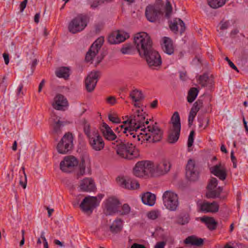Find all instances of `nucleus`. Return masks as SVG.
Wrapping results in <instances>:
<instances>
[{
  "mask_svg": "<svg viewBox=\"0 0 248 248\" xmlns=\"http://www.w3.org/2000/svg\"><path fill=\"white\" fill-rule=\"evenodd\" d=\"M134 42L140 56L145 59L149 67L158 69L162 64L161 56L153 47L149 35L144 32L138 33L134 37Z\"/></svg>",
  "mask_w": 248,
  "mask_h": 248,
  "instance_id": "nucleus-1",
  "label": "nucleus"
},
{
  "mask_svg": "<svg viewBox=\"0 0 248 248\" xmlns=\"http://www.w3.org/2000/svg\"><path fill=\"white\" fill-rule=\"evenodd\" d=\"M116 142V154L121 157L131 160L139 156V149L132 143L121 140H117Z\"/></svg>",
  "mask_w": 248,
  "mask_h": 248,
  "instance_id": "nucleus-2",
  "label": "nucleus"
},
{
  "mask_svg": "<svg viewBox=\"0 0 248 248\" xmlns=\"http://www.w3.org/2000/svg\"><path fill=\"white\" fill-rule=\"evenodd\" d=\"M154 163L148 160H143L137 162L134 168V174L139 177H143L153 173Z\"/></svg>",
  "mask_w": 248,
  "mask_h": 248,
  "instance_id": "nucleus-3",
  "label": "nucleus"
},
{
  "mask_svg": "<svg viewBox=\"0 0 248 248\" xmlns=\"http://www.w3.org/2000/svg\"><path fill=\"white\" fill-rule=\"evenodd\" d=\"M145 132V140L149 142H156L161 140L162 138L163 132L156 125H148L147 127L141 129Z\"/></svg>",
  "mask_w": 248,
  "mask_h": 248,
  "instance_id": "nucleus-4",
  "label": "nucleus"
},
{
  "mask_svg": "<svg viewBox=\"0 0 248 248\" xmlns=\"http://www.w3.org/2000/svg\"><path fill=\"white\" fill-rule=\"evenodd\" d=\"M163 203L167 209L170 211L176 210L178 205L177 195L171 190L165 191L162 196Z\"/></svg>",
  "mask_w": 248,
  "mask_h": 248,
  "instance_id": "nucleus-5",
  "label": "nucleus"
},
{
  "mask_svg": "<svg viewBox=\"0 0 248 248\" xmlns=\"http://www.w3.org/2000/svg\"><path fill=\"white\" fill-rule=\"evenodd\" d=\"M73 147V135L68 132L65 133L57 146V150L59 153L66 154L70 151Z\"/></svg>",
  "mask_w": 248,
  "mask_h": 248,
  "instance_id": "nucleus-6",
  "label": "nucleus"
},
{
  "mask_svg": "<svg viewBox=\"0 0 248 248\" xmlns=\"http://www.w3.org/2000/svg\"><path fill=\"white\" fill-rule=\"evenodd\" d=\"M218 184V181L216 178H212L207 186L208 191L206 192V196L207 198L216 199L219 198L221 199H225L226 198V195L220 197V193L222 192L223 188L218 186L217 189H215Z\"/></svg>",
  "mask_w": 248,
  "mask_h": 248,
  "instance_id": "nucleus-7",
  "label": "nucleus"
},
{
  "mask_svg": "<svg viewBox=\"0 0 248 248\" xmlns=\"http://www.w3.org/2000/svg\"><path fill=\"white\" fill-rule=\"evenodd\" d=\"M145 118L143 115L142 111L138 110L136 113L131 116L128 120L124 122V124H128L132 125L133 130H137L138 129L145 127L144 121Z\"/></svg>",
  "mask_w": 248,
  "mask_h": 248,
  "instance_id": "nucleus-8",
  "label": "nucleus"
},
{
  "mask_svg": "<svg viewBox=\"0 0 248 248\" xmlns=\"http://www.w3.org/2000/svg\"><path fill=\"white\" fill-rule=\"evenodd\" d=\"M87 26L85 17L81 15L78 16L73 19L68 25V31L72 33H76L83 30Z\"/></svg>",
  "mask_w": 248,
  "mask_h": 248,
  "instance_id": "nucleus-9",
  "label": "nucleus"
},
{
  "mask_svg": "<svg viewBox=\"0 0 248 248\" xmlns=\"http://www.w3.org/2000/svg\"><path fill=\"white\" fill-rule=\"evenodd\" d=\"M78 164V159L74 156L68 155L64 157L60 164V169L64 172H72Z\"/></svg>",
  "mask_w": 248,
  "mask_h": 248,
  "instance_id": "nucleus-10",
  "label": "nucleus"
},
{
  "mask_svg": "<svg viewBox=\"0 0 248 248\" xmlns=\"http://www.w3.org/2000/svg\"><path fill=\"white\" fill-rule=\"evenodd\" d=\"M98 204L97 199L96 197L88 196L83 200L80 204V207L84 213L90 215Z\"/></svg>",
  "mask_w": 248,
  "mask_h": 248,
  "instance_id": "nucleus-11",
  "label": "nucleus"
},
{
  "mask_svg": "<svg viewBox=\"0 0 248 248\" xmlns=\"http://www.w3.org/2000/svg\"><path fill=\"white\" fill-rule=\"evenodd\" d=\"M88 139L90 145L93 150L99 151L104 148L105 145L104 140L97 129L93 130L92 136Z\"/></svg>",
  "mask_w": 248,
  "mask_h": 248,
  "instance_id": "nucleus-12",
  "label": "nucleus"
},
{
  "mask_svg": "<svg viewBox=\"0 0 248 248\" xmlns=\"http://www.w3.org/2000/svg\"><path fill=\"white\" fill-rule=\"evenodd\" d=\"M186 175L190 181H196L199 178V171L192 159L188 161L186 169Z\"/></svg>",
  "mask_w": 248,
  "mask_h": 248,
  "instance_id": "nucleus-13",
  "label": "nucleus"
},
{
  "mask_svg": "<svg viewBox=\"0 0 248 248\" xmlns=\"http://www.w3.org/2000/svg\"><path fill=\"white\" fill-rule=\"evenodd\" d=\"M161 14V7L158 4L149 5L146 7L145 16L150 22H155Z\"/></svg>",
  "mask_w": 248,
  "mask_h": 248,
  "instance_id": "nucleus-14",
  "label": "nucleus"
},
{
  "mask_svg": "<svg viewBox=\"0 0 248 248\" xmlns=\"http://www.w3.org/2000/svg\"><path fill=\"white\" fill-rule=\"evenodd\" d=\"M104 41L103 37H99L92 45L85 56V60L87 62H91L93 60V58L98 53L99 50H100L104 43Z\"/></svg>",
  "mask_w": 248,
  "mask_h": 248,
  "instance_id": "nucleus-15",
  "label": "nucleus"
},
{
  "mask_svg": "<svg viewBox=\"0 0 248 248\" xmlns=\"http://www.w3.org/2000/svg\"><path fill=\"white\" fill-rule=\"evenodd\" d=\"M101 73L99 71H92L87 77L85 80L86 89L88 92H93L96 85Z\"/></svg>",
  "mask_w": 248,
  "mask_h": 248,
  "instance_id": "nucleus-16",
  "label": "nucleus"
},
{
  "mask_svg": "<svg viewBox=\"0 0 248 248\" xmlns=\"http://www.w3.org/2000/svg\"><path fill=\"white\" fill-rule=\"evenodd\" d=\"M119 205L120 202L116 198L114 197L108 198L105 204V214L108 216L118 212Z\"/></svg>",
  "mask_w": 248,
  "mask_h": 248,
  "instance_id": "nucleus-17",
  "label": "nucleus"
},
{
  "mask_svg": "<svg viewBox=\"0 0 248 248\" xmlns=\"http://www.w3.org/2000/svg\"><path fill=\"white\" fill-rule=\"evenodd\" d=\"M117 181L121 186L126 189H135L140 187L139 183L131 178L119 177L117 178Z\"/></svg>",
  "mask_w": 248,
  "mask_h": 248,
  "instance_id": "nucleus-18",
  "label": "nucleus"
},
{
  "mask_svg": "<svg viewBox=\"0 0 248 248\" xmlns=\"http://www.w3.org/2000/svg\"><path fill=\"white\" fill-rule=\"evenodd\" d=\"M211 172L221 180H224L227 177V170L224 165L219 163L210 168Z\"/></svg>",
  "mask_w": 248,
  "mask_h": 248,
  "instance_id": "nucleus-19",
  "label": "nucleus"
},
{
  "mask_svg": "<svg viewBox=\"0 0 248 248\" xmlns=\"http://www.w3.org/2000/svg\"><path fill=\"white\" fill-rule=\"evenodd\" d=\"M68 106L66 98L62 94H58L54 99L52 106L54 108L59 110H64V108Z\"/></svg>",
  "mask_w": 248,
  "mask_h": 248,
  "instance_id": "nucleus-20",
  "label": "nucleus"
},
{
  "mask_svg": "<svg viewBox=\"0 0 248 248\" xmlns=\"http://www.w3.org/2000/svg\"><path fill=\"white\" fill-rule=\"evenodd\" d=\"M91 166L89 160L82 158L78 165L77 176L79 177L86 174H91Z\"/></svg>",
  "mask_w": 248,
  "mask_h": 248,
  "instance_id": "nucleus-21",
  "label": "nucleus"
},
{
  "mask_svg": "<svg viewBox=\"0 0 248 248\" xmlns=\"http://www.w3.org/2000/svg\"><path fill=\"white\" fill-rule=\"evenodd\" d=\"M79 187L80 190L83 192L93 191L95 188L93 181L89 178H85L81 180Z\"/></svg>",
  "mask_w": 248,
  "mask_h": 248,
  "instance_id": "nucleus-22",
  "label": "nucleus"
},
{
  "mask_svg": "<svg viewBox=\"0 0 248 248\" xmlns=\"http://www.w3.org/2000/svg\"><path fill=\"white\" fill-rule=\"evenodd\" d=\"M170 28L171 31L175 33L178 31V28H180V34H182L185 31L186 27L184 22L180 18H175L173 21L170 22Z\"/></svg>",
  "mask_w": 248,
  "mask_h": 248,
  "instance_id": "nucleus-23",
  "label": "nucleus"
},
{
  "mask_svg": "<svg viewBox=\"0 0 248 248\" xmlns=\"http://www.w3.org/2000/svg\"><path fill=\"white\" fill-rule=\"evenodd\" d=\"M170 164L169 162L163 160L159 163L154 165V173H157L159 174H164L167 173L170 170Z\"/></svg>",
  "mask_w": 248,
  "mask_h": 248,
  "instance_id": "nucleus-24",
  "label": "nucleus"
},
{
  "mask_svg": "<svg viewBox=\"0 0 248 248\" xmlns=\"http://www.w3.org/2000/svg\"><path fill=\"white\" fill-rule=\"evenodd\" d=\"M198 83L202 87H207L210 89L212 88L214 82L211 76H209L207 74H204L199 77Z\"/></svg>",
  "mask_w": 248,
  "mask_h": 248,
  "instance_id": "nucleus-25",
  "label": "nucleus"
},
{
  "mask_svg": "<svg viewBox=\"0 0 248 248\" xmlns=\"http://www.w3.org/2000/svg\"><path fill=\"white\" fill-rule=\"evenodd\" d=\"M125 39V35L121 33L119 31L113 32L108 37V42L110 44H119Z\"/></svg>",
  "mask_w": 248,
  "mask_h": 248,
  "instance_id": "nucleus-26",
  "label": "nucleus"
},
{
  "mask_svg": "<svg viewBox=\"0 0 248 248\" xmlns=\"http://www.w3.org/2000/svg\"><path fill=\"white\" fill-rule=\"evenodd\" d=\"M101 130L105 138L108 140H113L117 139V136L108 124L104 123Z\"/></svg>",
  "mask_w": 248,
  "mask_h": 248,
  "instance_id": "nucleus-27",
  "label": "nucleus"
},
{
  "mask_svg": "<svg viewBox=\"0 0 248 248\" xmlns=\"http://www.w3.org/2000/svg\"><path fill=\"white\" fill-rule=\"evenodd\" d=\"M218 209L219 205L216 202L211 203L205 202L201 206V210L204 213H216L218 211Z\"/></svg>",
  "mask_w": 248,
  "mask_h": 248,
  "instance_id": "nucleus-28",
  "label": "nucleus"
},
{
  "mask_svg": "<svg viewBox=\"0 0 248 248\" xmlns=\"http://www.w3.org/2000/svg\"><path fill=\"white\" fill-rule=\"evenodd\" d=\"M163 43L162 45V47L164 52L166 53L171 55L174 52V47L172 41L169 37H164L163 38Z\"/></svg>",
  "mask_w": 248,
  "mask_h": 248,
  "instance_id": "nucleus-29",
  "label": "nucleus"
},
{
  "mask_svg": "<svg viewBox=\"0 0 248 248\" xmlns=\"http://www.w3.org/2000/svg\"><path fill=\"white\" fill-rule=\"evenodd\" d=\"M123 221L120 218L116 219L109 226V230L112 233L120 232L123 227Z\"/></svg>",
  "mask_w": 248,
  "mask_h": 248,
  "instance_id": "nucleus-30",
  "label": "nucleus"
},
{
  "mask_svg": "<svg viewBox=\"0 0 248 248\" xmlns=\"http://www.w3.org/2000/svg\"><path fill=\"white\" fill-rule=\"evenodd\" d=\"M186 244H189L192 246L200 247L203 244V239L199 238L194 235H191L187 237L184 241Z\"/></svg>",
  "mask_w": 248,
  "mask_h": 248,
  "instance_id": "nucleus-31",
  "label": "nucleus"
},
{
  "mask_svg": "<svg viewBox=\"0 0 248 248\" xmlns=\"http://www.w3.org/2000/svg\"><path fill=\"white\" fill-rule=\"evenodd\" d=\"M142 202L149 206H153L155 201V196L150 192H146L141 197Z\"/></svg>",
  "mask_w": 248,
  "mask_h": 248,
  "instance_id": "nucleus-32",
  "label": "nucleus"
},
{
  "mask_svg": "<svg viewBox=\"0 0 248 248\" xmlns=\"http://www.w3.org/2000/svg\"><path fill=\"white\" fill-rule=\"evenodd\" d=\"M181 129L172 128L168 135V141L171 144L175 143L179 139Z\"/></svg>",
  "mask_w": 248,
  "mask_h": 248,
  "instance_id": "nucleus-33",
  "label": "nucleus"
},
{
  "mask_svg": "<svg viewBox=\"0 0 248 248\" xmlns=\"http://www.w3.org/2000/svg\"><path fill=\"white\" fill-rule=\"evenodd\" d=\"M201 220L206 224L210 230H214L217 228V222L213 217H204L201 218Z\"/></svg>",
  "mask_w": 248,
  "mask_h": 248,
  "instance_id": "nucleus-34",
  "label": "nucleus"
},
{
  "mask_svg": "<svg viewBox=\"0 0 248 248\" xmlns=\"http://www.w3.org/2000/svg\"><path fill=\"white\" fill-rule=\"evenodd\" d=\"M130 97L135 102L140 101L144 98L141 91L137 89L133 90L130 93Z\"/></svg>",
  "mask_w": 248,
  "mask_h": 248,
  "instance_id": "nucleus-35",
  "label": "nucleus"
},
{
  "mask_svg": "<svg viewBox=\"0 0 248 248\" xmlns=\"http://www.w3.org/2000/svg\"><path fill=\"white\" fill-rule=\"evenodd\" d=\"M81 124L83 126L84 132L88 138L92 136L93 134V130L95 129L93 128L91 129L90 124L85 119L81 120Z\"/></svg>",
  "mask_w": 248,
  "mask_h": 248,
  "instance_id": "nucleus-36",
  "label": "nucleus"
},
{
  "mask_svg": "<svg viewBox=\"0 0 248 248\" xmlns=\"http://www.w3.org/2000/svg\"><path fill=\"white\" fill-rule=\"evenodd\" d=\"M172 124V128L174 129H181V123L179 114L178 112H175L171 119Z\"/></svg>",
  "mask_w": 248,
  "mask_h": 248,
  "instance_id": "nucleus-37",
  "label": "nucleus"
},
{
  "mask_svg": "<svg viewBox=\"0 0 248 248\" xmlns=\"http://www.w3.org/2000/svg\"><path fill=\"white\" fill-rule=\"evenodd\" d=\"M55 73L59 78H67L69 76V69L67 67H62L57 69Z\"/></svg>",
  "mask_w": 248,
  "mask_h": 248,
  "instance_id": "nucleus-38",
  "label": "nucleus"
},
{
  "mask_svg": "<svg viewBox=\"0 0 248 248\" xmlns=\"http://www.w3.org/2000/svg\"><path fill=\"white\" fill-rule=\"evenodd\" d=\"M190 220L189 215L187 213H181L177 217V223L181 225L187 224Z\"/></svg>",
  "mask_w": 248,
  "mask_h": 248,
  "instance_id": "nucleus-39",
  "label": "nucleus"
},
{
  "mask_svg": "<svg viewBox=\"0 0 248 248\" xmlns=\"http://www.w3.org/2000/svg\"><path fill=\"white\" fill-rule=\"evenodd\" d=\"M199 93V90L196 88H192L188 93L187 97V101L189 103L193 102L196 99Z\"/></svg>",
  "mask_w": 248,
  "mask_h": 248,
  "instance_id": "nucleus-40",
  "label": "nucleus"
},
{
  "mask_svg": "<svg viewBox=\"0 0 248 248\" xmlns=\"http://www.w3.org/2000/svg\"><path fill=\"white\" fill-rule=\"evenodd\" d=\"M225 3V0H209V5L214 8L217 9L222 6Z\"/></svg>",
  "mask_w": 248,
  "mask_h": 248,
  "instance_id": "nucleus-41",
  "label": "nucleus"
},
{
  "mask_svg": "<svg viewBox=\"0 0 248 248\" xmlns=\"http://www.w3.org/2000/svg\"><path fill=\"white\" fill-rule=\"evenodd\" d=\"M202 101L199 99L194 103L190 111L197 114L198 111L202 107Z\"/></svg>",
  "mask_w": 248,
  "mask_h": 248,
  "instance_id": "nucleus-42",
  "label": "nucleus"
},
{
  "mask_svg": "<svg viewBox=\"0 0 248 248\" xmlns=\"http://www.w3.org/2000/svg\"><path fill=\"white\" fill-rule=\"evenodd\" d=\"M111 0H90L89 4L92 8L94 9L105 2H109Z\"/></svg>",
  "mask_w": 248,
  "mask_h": 248,
  "instance_id": "nucleus-43",
  "label": "nucleus"
},
{
  "mask_svg": "<svg viewBox=\"0 0 248 248\" xmlns=\"http://www.w3.org/2000/svg\"><path fill=\"white\" fill-rule=\"evenodd\" d=\"M27 59L30 60L31 63V68L32 69V72H33L34 68L37 63V59L34 53L28 55Z\"/></svg>",
  "mask_w": 248,
  "mask_h": 248,
  "instance_id": "nucleus-44",
  "label": "nucleus"
},
{
  "mask_svg": "<svg viewBox=\"0 0 248 248\" xmlns=\"http://www.w3.org/2000/svg\"><path fill=\"white\" fill-rule=\"evenodd\" d=\"M165 10L166 17L167 18H170L172 13V8L170 2L168 0H167L166 1L165 7Z\"/></svg>",
  "mask_w": 248,
  "mask_h": 248,
  "instance_id": "nucleus-45",
  "label": "nucleus"
},
{
  "mask_svg": "<svg viewBox=\"0 0 248 248\" xmlns=\"http://www.w3.org/2000/svg\"><path fill=\"white\" fill-rule=\"evenodd\" d=\"M63 126V124L62 122L60 121H58L56 122L54 125L53 132L56 134H59L61 133L62 128Z\"/></svg>",
  "mask_w": 248,
  "mask_h": 248,
  "instance_id": "nucleus-46",
  "label": "nucleus"
},
{
  "mask_svg": "<svg viewBox=\"0 0 248 248\" xmlns=\"http://www.w3.org/2000/svg\"><path fill=\"white\" fill-rule=\"evenodd\" d=\"M160 216V213L158 210H152L147 214V217L151 219L155 220Z\"/></svg>",
  "mask_w": 248,
  "mask_h": 248,
  "instance_id": "nucleus-47",
  "label": "nucleus"
},
{
  "mask_svg": "<svg viewBox=\"0 0 248 248\" xmlns=\"http://www.w3.org/2000/svg\"><path fill=\"white\" fill-rule=\"evenodd\" d=\"M133 50V47L130 44H125L121 49V52L124 54H130Z\"/></svg>",
  "mask_w": 248,
  "mask_h": 248,
  "instance_id": "nucleus-48",
  "label": "nucleus"
},
{
  "mask_svg": "<svg viewBox=\"0 0 248 248\" xmlns=\"http://www.w3.org/2000/svg\"><path fill=\"white\" fill-rule=\"evenodd\" d=\"M128 127L125 126L124 125H121L119 126L120 130H122V132L124 134H126V136H128L129 134H133L131 133V129H133L132 125L129 124Z\"/></svg>",
  "mask_w": 248,
  "mask_h": 248,
  "instance_id": "nucleus-49",
  "label": "nucleus"
},
{
  "mask_svg": "<svg viewBox=\"0 0 248 248\" xmlns=\"http://www.w3.org/2000/svg\"><path fill=\"white\" fill-rule=\"evenodd\" d=\"M108 118L110 121L115 124H118L121 122L120 118L115 113H110L108 115Z\"/></svg>",
  "mask_w": 248,
  "mask_h": 248,
  "instance_id": "nucleus-50",
  "label": "nucleus"
},
{
  "mask_svg": "<svg viewBox=\"0 0 248 248\" xmlns=\"http://www.w3.org/2000/svg\"><path fill=\"white\" fill-rule=\"evenodd\" d=\"M122 210V212L121 214L122 215H126L130 213L131 209L128 204L125 203L123 205Z\"/></svg>",
  "mask_w": 248,
  "mask_h": 248,
  "instance_id": "nucleus-51",
  "label": "nucleus"
},
{
  "mask_svg": "<svg viewBox=\"0 0 248 248\" xmlns=\"http://www.w3.org/2000/svg\"><path fill=\"white\" fill-rule=\"evenodd\" d=\"M198 121L199 123H203L204 122L206 123V125L204 127V128L207 127L208 126L209 123V119L208 118H206V117L204 115H198Z\"/></svg>",
  "mask_w": 248,
  "mask_h": 248,
  "instance_id": "nucleus-52",
  "label": "nucleus"
},
{
  "mask_svg": "<svg viewBox=\"0 0 248 248\" xmlns=\"http://www.w3.org/2000/svg\"><path fill=\"white\" fill-rule=\"evenodd\" d=\"M195 132L193 130L191 131L190 133V134L188 136V141H187V146L188 147H191L193 145V143L194 141V136Z\"/></svg>",
  "mask_w": 248,
  "mask_h": 248,
  "instance_id": "nucleus-53",
  "label": "nucleus"
},
{
  "mask_svg": "<svg viewBox=\"0 0 248 248\" xmlns=\"http://www.w3.org/2000/svg\"><path fill=\"white\" fill-rule=\"evenodd\" d=\"M196 115H197L196 114L190 111L189 116H188V119L189 126H191L192 125L194 118Z\"/></svg>",
  "mask_w": 248,
  "mask_h": 248,
  "instance_id": "nucleus-54",
  "label": "nucleus"
},
{
  "mask_svg": "<svg viewBox=\"0 0 248 248\" xmlns=\"http://www.w3.org/2000/svg\"><path fill=\"white\" fill-rule=\"evenodd\" d=\"M229 24L230 23L229 21H221L219 24L220 26V29L221 30H224L228 29L229 26Z\"/></svg>",
  "mask_w": 248,
  "mask_h": 248,
  "instance_id": "nucleus-55",
  "label": "nucleus"
},
{
  "mask_svg": "<svg viewBox=\"0 0 248 248\" xmlns=\"http://www.w3.org/2000/svg\"><path fill=\"white\" fill-rule=\"evenodd\" d=\"M23 85L20 84L17 89L16 95L18 97H21L24 95V93L23 92Z\"/></svg>",
  "mask_w": 248,
  "mask_h": 248,
  "instance_id": "nucleus-56",
  "label": "nucleus"
},
{
  "mask_svg": "<svg viewBox=\"0 0 248 248\" xmlns=\"http://www.w3.org/2000/svg\"><path fill=\"white\" fill-rule=\"evenodd\" d=\"M225 60L228 62L229 66L232 68L233 69L239 72V70H238L237 67L234 64V63L228 58V57H226L225 58Z\"/></svg>",
  "mask_w": 248,
  "mask_h": 248,
  "instance_id": "nucleus-57",
  "label": "nucleus"
},
{
  "mask_svg": "<svg viewBox=\"0 0 248 248\" xmlns=\"http://www.w3.org/2000/svg\"><path fill=\"white\" fill-rule=\"evenodd\" d=\"M231 160L233 164V167L234 168H236L237 167L236 158L234 156V152L232 151L231 152Z\"/></svg>",
  "mask_w": 248,
  "mask_h": 248,
  "instance_id": "nucleus-58",
  "label": "nucleus"
},
{
  "mask_svg": "<svg viewBox=\"0 0 248 248\" xmlns=\"http://www.w3.org/2000/svg\"><path fill=\"white\" fill-rule=\"evenodd\" d=\"M41 238H42L43 240L44 248H48V243L46 241V239L45 236V232H42L41 234Z\"/></svg>",
  "mask_w": 248,
  "mask_h": 248,
  "instance_id": "nucleus-59",
  "label": "nucleus"
},
{
  "mask_svg": "<svg viewBox=\"0 0 248 248\" xmlns=\"http://www.w3.org/2000/svg\"><path fill=\"white\" fill-rule=\"evenodd\" d=\"M116 99L114 96H109L107 99V102L108 103L113 105L116 103Z\"/></svg>",
  "mask_w": 248,
  "mask_h": 248,
  "instance_id": "nucleus-60",
  "label": "nucleus"
},
{
  "mask_svg": "<svg viewBox=\"0 0 248 248\" xmlns=\"http://www.w3.org/2000/svg\"><path fill=\"white\" fill-rule=\"evenodd\" d=\"M166 243L165 241H160L157 242L154 248H165Z\"/></svg>",
  "mask_w": 248,
  "mask_h": 248,
  "instance_id": "nucleus-61",
  "label": "nucleus"
},
{
  "mask_svg": "<svg viewBox=\"0 0 248 248\" xmlns=\"http://www.w3.org/2000/svg\"><path fill=\"white\" fill-rule=\"evenodd\" d=\"M28 0H23L20 4V11L22 12L25 9Z\"/></svg>",
  "mask_w": 248,
  "mask_h": 248,
  "instance_id": "nucleus-62",
  "label": "nucleus"
},
{
  "mask_svg": "<svg viewBox=\"0 0 248 248\" xmlns=\"http://www.w3.org/2000/svg\"><path fill=\"white\" fill-rule=\"evenodd\" d=\"M24 182H23L21 180L19 181L20 185L23 187L24 189L26 188L27 186V175H25V177H24Z\"/></svg>",
  "mask_w": 248,
  "mask_h": 248,
  "instance_id": "nucleus-63",
  "label": "nucleus"
},
{
  "mask_svg": "<svg viewBox=\"0 0 248 248\" xmlns=\"http://www.w3.org/2000/svg\"><path fill=\"white\" fill-rule=\"evenodd\" d=\"M131 248H146L145 247L142 245L138 243H134L131 247Z\"/></svg>",
  "mask_w": 248,
  "mask_h": 248,
  "instance_id": "nucleus-64",
  "label": "nucleus"
}]
</instances>
